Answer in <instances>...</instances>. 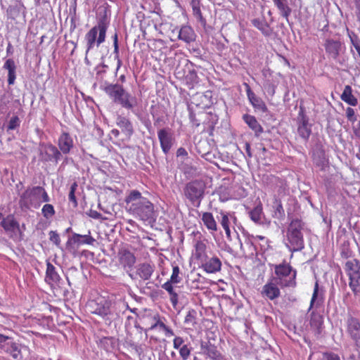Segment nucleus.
Returning a JSON list of instances; mask_svg holds the SVG:
<instances>
[{
  "label": "nucleus",
  "instance_id": "56",
  "mask_svg": "<svg viewBox=\"0 0 360 360\" xmlns=\"http://www.w3.org/2000/svg\"><path fill=\"white\" fill-rule=\"evenodd\" d=\"M173 282H172L170 280L167 281L166 283H165L162 285L163 288L167 290L168 292H172L173 290Z\"/></svg>",
  "mask_w": 360,
  "mask_h": 360
},
{
  "label": "nucleus",
  "instance_id": "36",
  "mask_svg": "<svg viewBox=\"0 0 360 360\" xmlns=\"http://www.w3.org/2000/svg\"><path fill=\"white\" fill-rule=\"evenodd\" d=\"M273 1L278 9L281 15L288 20L292 10L288 4L287 0H273Z\"/></svg>",
  "mask_w": 360,
  "mask_h": 360
},
{
  "label": "nucleus",
  "instance_id": "39",
  "mask_svg": "<svg viewBox=\"0 0 360 360\" xmlns=\"http://www.w3.org/2000/svg\"><path fill=\"white\" fill-rule=\"evenodd\" d=\"M191 6L193 15L198 19V21L205 23V19L203 18L201 12L200 1L198 0H192Z\"/></svg>",
  "mask_w": 360,
  "mask_h": 360
},
{
  "label": "nucleus",
  "instance_id": "6",
  "mask_svg": "<svg viewBox=\"0 0 360 360\" xmlns=\"http://www.w3.org/2000/svg\"><path fill=\"white\" fill-rule=\"evenodd\" d=\"M302 229V222L300 219H293L290 224L288 238L292 252L301 251L304 247Z\"/></svg>",
  "mask_w": 360,
  "mask_h": 360
},
{
  "label": "nucleus",
  "instance_id": "55",
  "mask_svg": "<svg viewBox=\"0 0 360 360\" xmlns=\"http://www.w3.org/2000/svg\"><path fill=\"white\" fill-rule=\"evenodd\" d=\"M346 116L348 120L351 122H354L356 120V117H355L354 110L350 107H348L346 109Z\"/></svg>",
  "mask_w": 360,
  "mask_h": 360
},
{
  "label": "nucleus",
  "instance_id": "57",
  "mask_svg": "<svg viewBox=\"0 0 360 360\" xmlns=\"http://www.w3.org/2000/svg\"><path fill=\"white\" fill-rule=\"evenodd\" d=\"M89 216L95 219H99L102 214L96 210H91L89 213Z\"/></svg>",
  "mask_w": 360,
  "mask_h": 360
},
{
  "label": "nucleus",
  "instance_id": "46",
  "mask_svg": "<svg viewBox=\"0 0 360 360\" xmlns=\"http://www.w3.org/2000/svg\"><path fill=\"white\" fill-rule=\"evenodd\" d=\"M41 213L44 218L49 219L55 215L56 211L52 205L45 204L41 209Z\"/></svg>",
  "mask_w": 360,
  "mask_h": 360
},
{
  "label": "nucleus",
  "instance_id": "11",
  "mask_svg": "<svg viewBox=\"0 0 360 360\" xmlns=\"http://www.w3.org/2000/svg\"><path fill=\"white\" fill-rule=\"evenodd\" d=\"M297 133L304 141H308L311 134V125L309 122V118L305 113L304 108L300 107L297 117Z\"/></svg>",
  "mask_w": 360,
  "mask_h": 360
},
{
  "label": "nucleus",
  "instance_id": "1",
  "mask_svg": "<svg viewBox=\"0 0 360 360\" xmlns=\"http://www.w3.org/2000/svg\"><path fill=\"white\" fill-rule=\"evenodd\" d=\"M127 212L134 218L150 224L155 219L154 205L138 190H131L125 197Z\"/></svg>",
  "mask_w": 360,
  "mask_h": 360
},
{
  "label": "nucleus",
  "instance_id": "54",
  "mask_svg": "<svg viewBox=\"0 0 360 360\" xmlns=\"http://www.w3.org/2000/svg\"><path fill=\"white\" fill-rule=\"evenodd\" d=\"M49 239L56 246H59L60 244V238L59 234L56 231H51L49 233Z\"/></svg>",
  "mask_w": 360,
  "mask_h": 360
},
{
  "label": "nucleus",
  "instance_id": "17",
  "mask_svg": "<svg viewBox=\"0 0 360 360\" xmlns=\"http://www.w3.org/2000/svg\"><path fill=\"white\" fill-rule=\"evenodd\" d=\"M346 324L347 333L356 345L360 347V321L357 318L349 316Z\"/></svg>",
  "mask_w": 360,
  "mask_h": 360
},
{
  "label": "nucleus",
  "instance_id": "20",
  "mask_svg": "<svg viewBox=\"0 0 360 360\" xmlns=\"http://www.w3.org/2000/svg\"><path fill=\"white\" fill-rule=\"evenodd\" d=\"M154 271V266L149 263H141L139 264L136 269L135 274H129V276L132 278L135 279L138 277L143 280H148L150 278L151 275Z\"/></svg>",
  "mask_w": 360,
  "mask_h": 360
},
{
  "label": "nucleus",
  "instance_id": "16",
  "mask_svg": "<svg viewBox=\"0 0 360 360\" xmlns=\"http://www.w3.org/2000/svg\"><path fill=\"white\" fill-rule=\"evenodd\" d=\"M199 267L207 274H216L221 271L222 263L216 255L207 256L199 264Z\"/></svg>",
  "mask_w": 360,
  "mask_h": 360
},
{
  "label": "nucleus",
  "instance_id": "13",
  "mask_svg": "<svg viewBox=\"0 0 360 360\" xmlns=\"http://www.w3.org/2000/svg\"><path fill=\"white\" fill-rule=\"evenodd\" d=\"M89 233H90V231H89ZM95 241L96 240L90 234L81 235L73 233L72 238L68 239L66 243V248L70 252L75 254L80 245H93Z\"/></svg>",
  "mask_w": 360,
  "mask_h": 360
},
{
  "label": "nucleus",
  "instance_id": "32",
  "mask_svg": "<svg viewBox=\"0 0 360 360\" xmlns=\"http://www.w3.org/2000/svg\"><path fill=\"white\" fill-rule=\"evenodd\" d=\"M324 46L326 53L333 58H336L339 55L341 44L339 41L337 40L326 39Z\"/></svg>",
  "mask_w": 360,
  "mask_h": 360
},
{
  "label": "nucleus",
  "instance_id": "14",
  "mask_svg": "<svg viewBox=\"0 0 360 360\" xmlns=\"http://www.w3.org/2000/svg\"><path fill=\"white\" fill-rule=\"evenodd\" d=\"M4 338L1 340L0 348L13 359L20 358L22 356L20 345L11 337L4 335Z\"/></svg>",
  "mask_w": 360,
  "mask_h": 360
},
{
  "label": "nucleus",
  "instance_id": "62",
  "mask_svg": "<svg viewBox=\"0 0 360 360\" xmlns=\"http://www.w3.org/2000/svg\"><path fill=\"white\" fill-rule=\"evenodd\" d=\"M354 132L356 136L360 139V121L357 123L356 126L354 129Z\"/></svg>",
  "mask_w": 360,
  "mask_h": 360
},
{
  "label": "nucleus",
  "instance_id": "31",
  "mask_svg": "<svg viewBox=\"0 0 360 360\" xmlns=\"http://www.w3.org/2000/svg\"><path fill=\"white\" fill-rule=\"evenodd\" d=\"M201 220L204 226L211 233L216 232L217 231V224L212 213L209 212H202L201 216Z\"/></svg>",
  "mask_w": 360,
  "mask_h": 360
},
{
  "label": "nucleus",
  "instance_id": "34",
  "mask_svg": "<svg viewBox=\"0 0 360 360\" xmlns=\"http://www.w3.org/2000/svg\"><path fill=\"white\" fill-rule=\"evenodd\" d=\"M243 120L248 127L255 132V136H259L263 132V128L258 122L255 117L250 115H245Z\"/></svg>",
  "mask_w": 360,
  "mask_h": 360
},
{
  "label": "nucleus",
  "instance_id": "35",
  "mask_svg": "<svg viewBox=\"0 0 360 360\" xmlns=\"http://www.w3.org/2000/svg\"><path fill=\"white\" fill-rule=\"evenodd\" d=\"M340 98L342 101L352 106H356L358 104V100L353 95L352 89L349 85H346L345 86L343 92L340 96Z\"/></svg>",
  "mask_w": 360,
  "mask_h": 360
},
{
  "label": "nucleus",
  "instance_id": "5",
  "mask_svg": "<svg viewBox=\"0 0 360 360\" xmlns=\"http://www.w3.org/2000/svg\"><path fill=\"white\" fill-rule=\"evenodd\" d=\"M105 92L115 103L126 109L130 110L136 105V98L127 92L121 84H109L105 88Z\"/></svg>",
  "mask_w": 360,
  "mask_h": 360
},
{
  "label": "nucleus",
  "instance_id": "60",
  "mask_svg": "<svg viewBox=\"0 0 360 360\" xmlns=\"http://www.w3.org/2000/svg\"><path fill=\"white\" fill-rule=\"evenodd\" d=\"M188 155V153L186 150L184 148H179L176 151V155L178 157L179 156H186Z\"/></svg>",
  "mask_w": 360,
  "mask_h": 360
},
{
  "label": "nucleus",
  "instance_id": "28",
  "mask_svg": "<svg viewBox=\"0 0 360 360\" xmlns=\"http://www.w3.org/2000/svg\"><path fill=\"white\" fill-rule=\"evenodd\" d=\"M195 37L196 35L193 29L188 25L182 26L178 34V39L187 44L194 41L195 40Z\"/></svg>",
  "mask_w": 360,
  "mask_h": 360
},
{
  "label": "nucleus",
  "instance_id": "51",
  "mask_svg": "<svg viewBox=\"0 0 360 360\" xmlns=\"http://www.w3.org/2000/svg\"><path fill=\"white\" fill-rule=\"evenodd\" d=\"M170 301L172 304L174 309L177 311H180L183 306L179 302L178 294H170Z\"/></svg>",
  "mask_w": 360,
  "mask_h": 360
},
{
  "label": "nucleus",
  "instance_id": "61",
  "mask_svg": "<svg viewBox=\"0 0 360 360\" xmlns=\"http://www.w3.org/2000/svg\"><path fill=\"white\" fill-rule=\"evenodd\" d=\"M131 297L139 303H142L144 300L143 297L138 296L136 294H129Z\"/></svg>",
  "mask_w": 360,
  "mask_h": 360
},
{
  "label": "nucleus",
  "instance_id": "59",
  "mask_svg": "<svg viewBox=\"0 0 360 360\" xmlns=\"http://www.w3.org/2000/svg\"><path fill=\"white\" fill-rule=\"evenodd\" d=\"M190 120L192 123V126L194 127H198L200 126V123L198 120H197L194 116V115L191 114L190 115Z\"/></svg>",
  "mask_w": 360,
  "mask_h": 360
},
{
  "label": "nucleus",
  "instance_id": "37",
  "mask_svg": "<svg viewBox=\"0 0 360 360\" xmlns=\"http://www.w3.org/2000/svg\"><path fill=\"white\" fill-rule=\"evenodd\" d=\"M99 346L107 352L113 350L117 346V340L113 337H103L99 340Z\"/></svg>",
  "mask_w": 360,
  "mask_h": 360
},
{
  "label": "nucleus",
  "instance_id": "19",
  "mask_svg": "<svg viewBox=\"0 0 360 360\" xmlns=\"http://www.w3.org/2000/svg\"><path fill=\"white\" fill-rule=\"evenodd\" d=\"M46 281L51 285L53 290H62L60 286V276L55 266L49 261L46 262Z\"/></svg>",
  "mask_w": 360,
  "mask_h": 360
},
{
  "label": "nucleus",
  "instance_id": "21",
  "mask_svg": "<svg viewBox=\"0 0 360 360\" xmlns=\"http://www.w3.org/2000/svg\"><path fill=\"white\" fill-rule=\"evenodd\" d=\"M160 147L165 154H167L173 144V138L168 129H161L158 131Z\"/></svg>",
  "mask_w": 360,
  "mask_h": 360
},
{
  "label": "nucleus",
  "instance_id": "47",
  "mask_svg": "<svg viewBox=\"0 0 360 360\" xmlns=\"http://www.w3.org/2000/svg\"><path fill=\"white\" fill-rule=\"evenodd\" d=\"M193 347L191 346L190 342H187L183 347L180 348L179 350V355L182 360H188L191 356V351Z\"/></svg>",
  "mask_w": 360,
  "mask_h": 360
},
{
  "label": "nucleus",
  "instance_id": "38",
  "mask_svg": "<svg viewBox=\"0 0 360 360\" xmlns=\"http://www.w3.org/2000/svg\"><path fill=\"white\" fill-rule=\"evenodd\" d=\"M263 207L262 202L259 201L258 205L249 212V217L255 223L259 224L261 221Z\"/></svg>",
  "mask_w": 360,
  "mask_h": 360
},
{
  "label": "nucleus",
  "instance_id": "29",
  "mask_svg": "<svg viewBox=\"0 0 360 360\" xmlns=\"http://www.w3.org/2000/svg\"><path fill=\"white\" fill-rule=\"evenodd\" d=\"M271 182L275 184L277 187L276 193L278 196L276 198H279L286 195L288 191V186L286 180L274 175L271 176Z\"/></svg>",
  "mask_w": 360,
  "mask_h": 360
},
{
  "label": "nucleus",
  "instance_id": "40",
  "mask_svg": "<svg viewBox=\"0 0 360 360\" xmlns=\"http://www.w3.org/2000/svg\"><path fill=\"white\" fill-rule=\"evenodd\" d=\"M143 319H151L153 322L151 323L150 326L148 328L149 330H153L157 327H160L161 330H164L167 326L160 319L158 314H156L150 317L145 316Z\"/></svg>",
  "mask_w": 360,
  "mask_h": 360
},
{
  "label": "nucleus",
  "instance_id": "43",
  "mask_svg": "<svg viewBox=\"0 0 360 360\" xmlns=\"http://www.w3.org/2000/svg\"><path fill=\"white\" fill-rule=\"evenodd\" d=\"M196 315L197 312L194 309H191L188 311L185 319L184 323L191 327H195V325L197 323L196 322Z\"/></svg>",
  "mask_w": 360,
  "mask_h": 360
},
{
  "label": "nucleus",
  "instance_id": "44",
  "mask_svg": "<svg viewBox=\"0 0 360 360\" xmlns=\"http://www.w3.org/2000/svg\"><path fill=\"white\" fill-rule=\"evenodd\" d=\"M323 295V294H312L309 309L313 307L319 308L322 306L324 301Z\"/></svg>",
  "mask_w": 360,
  "mask_h": 360
},
{
  "label": "nucleus",
  "instance_id": "10",
  "mask_svg": "<svg viewBox=\"0 0 360 360\" xmlns=\"http://www.w3.org/2000/svg\"><path fill=\"white\" fill-rule=\"evenodd\" d=\"M93 299L89 301V305L94 309V313L102 316L110 314V301L108 300L101 294H91Z\"/></svg>",
  "mask_w": 360,
  "mask_h": 360
},
{
  "label": "nucleus",
  "instance_id": "42",
  "mask_svg": "<svg viewBox=\"0 0 360 360\" xmlns=\"http://www.w3.org/2000/svg\"><path fill=\"white\" fill-rule=\"evenodd\" d=\"M113 53H115V58L117 60L116 70L117 71L122 66V63L119 56L118 37L117 33H115V35L113 36Z\"/></svg>",
  "mask_w": 360,
  "mask_h": 360
},
{
  "label": "nucleus",
  "instance_id": "64",
  "mask_svg": "<svg viewBox=\"0 0 360 360\" xmlns=\"http://www.w3.org/2000/svg\"><path fill=\"white\" fill-rule=\"evenodd\" d=\"M265 295H266V297L268 299H269L270 300H274L280 295V294H265Z\"/></svg>",
  "mask_w": 360,
  "mask_h": 360
},
{
  "label": "nucleus",
  "instance_id": "27",
  "mask_svg": "<svg viewBox=\"0 0 360 360\" xmlns=\"http://www.w3.org/2000/svg\"><path fill=\"white\" fill-rule=\"evenodd\" d=\"M251 22L252 25L258 29L264 36L269 37L271 34L272 29L264 16L254 18L251 20Z\"/></svg>",
  "mask_w": 360,
  "mask_h": 360
},
{
  "label": "nucleus",
  "instance_id": "12",
  "mask_svg": "<svg viewBox=\"0 0 360 360\" xmlns=\"http://www.w3.org/2000/svg\"><path fill=\"white\" fill-rule=\"evenodd\" d=\"M61 158V152L52 143H46L41 146L39 158L41 162H54L57 163Z\"/></svg>",
  "mask_w": 360,
  "mask_h": 360
},
{
  "label": "nucleus",
  "instance_id": "41",
  "mask_svg": "<svg viewBox=\"0 0 360 360\" xmlns=\"http://www.w3.org/2000/svg\"><path fill=\"white\" fill-rule=\"evenodd\" d=\"M274 217L281 218L285 215V211L280 198H275L274 201Z\"/></svg>",
  "mask_w": 360,
  "mask_h": 360
},
{
  "label": "nucleus",
  "instance_id": "45",
  "mask_svg": "<svg viewBox=\"0 0 360 360\" xmlns=\"http://www.w3.org/2000/svg\"><path fill=\"white\" fill-rule=\"evenodd\" d=\"M77 187H78L77 183L76 181L73 182L70 186V192L68 194L69 201L72 203V205L74 207H77V205H78L77 200V198L75 196V191L77 189Z\"/></svg>",
  "mask_w": 360,
  "mask_h": 360
},
{
  "label": "nucleus",
  "instance_id": "22",
  "mask_svg": "<svg viewBox=\"0 0 360 360\" xmlns=\"http://www.w3.org/2000/svg\"><path fill=\"white\" fill-rule=\"evenodd\" d=\"M58 150L61 154H68L74 146V141L69 133L63 131L58 140Z\"/></svg>",
  "mask_w": 360,
  "mask_h": 360
},
{
  "label": "nucleus",
  "instance_id": "30",
  "mask_svg": "<svg viewBox=\"0 0 360 360\" xmlns=\"http://www.w3.org/2000/svg\"><path fill=\"white\" fill-rule=\"evenodd\" d=\"M3 68L8 71V84L13 85L16 79V65L13 58L6 60Z\"/></svg>",
  "mask_w": 360,
  "mask_h": 360
},
{
  "label": "nucleus",
  "instance_id": "58",
  "mask_svg": "<svg viewBox=\"0 0 360 360\" xmlns=\"http://www.w3.org/2000/svg\"><path fill=\"white\" fill-rule=\"evenodd\" d=\"M245 150L248 157L249 158H251L252 157V154L251 152L250 144L248 142H245Z\"/></svg>",
  "mask_w": 360,
  "mask_h": 360
},
{
  "label": "nucleus",
  "instance_id": "52",
  "mask_svg": "<svg viewBox=\"0 0 360 360\" xmlns=\"http://www.w3.org/2000/svg\"><path fill=\"white\" fill-rule=\"evenodd\" d=\"M187 342H188L184 340V338L181 337H175L173 340L174 348L179 350L180 348H181V347H183L185 345L187 344Z\"/></svg>",
  "mask_w": 360,
  "mask_h": 360
},
{
  "label": "nucleus",
  "instance_id": "3",
  "mask_svg": "<svg viewBox=\"0 0 360 360\" xmlns=\"http://www.w3.org/2000/svg\"><path fill=\"white\" fill-rule=\"evenodd\" d=\"M110 25V18L107 11H105L101 15L97 21L96 25L94 26L86 34V53L95 46L98 47L105 40L107 30Z\"/></svg>",
  "mask_w": 360,
  "mask_h": 360
},
{
  "label": "nucleus",
  "instance_id": "24",
  "mask_svg": "<svg viewBox=\"0 0 360 360\" xmlns=\"http://www.w3.org/2000/svg\"><path fill=\"white\" fill-rule=\"evenodd\" d=\"M219 214L221 216V218L219 219V221L220 222V224L221 225L222 228L225 231L226 236L227 238H231V220L236 221V217L235 216L234 213L227 212H224L223 210H221L219 212Z\"/></svg>",
  "mask_w": 360,
  "mask_h": 360
},
{
  "label": "nucleus",
  "instance_id": "33",
  "mask_svg": "<svg viewBox=\"0 0 360 360\" xmlns=\"http://www.w3.org/2000/svg\"><path fill=\"white\" fill-rule=\"evenodd\" d=\"M117 125L121 129L122 131L128 136H131L134 133L132 123L129 119L124 116L118 115L116 119Z\"/></svg>",
  "mask_w": 360,
  "mask_h": 360
},
{
  "label": "nucleus",
  "instance_id": "8",
  "mask_svg": "<svg viewBox=\"0 0 360 360\" xmlns=\"http://www.w3.org/2000/svg\"><path fill=\"white\" fill-rule=\"evenodd\" d=\"M345 270L349 278V286L354 292H360V262L356 259L345 263Z\"/></svg>",
  "mask_w": 360,
  "mask_h": 360
},
{
  "label": "nucleus",
  "instance_id": "48",
  "mask_svg": "<svg viewBox=\"0 0 360 360\" xmlns=\"http://www.w3.org/2000/svg\"><path fill=\"white\" fill-rule=\"evenodd\" d=\"M263 86L270 96L275 94L276 86L270 79H266L263 83Z\"/></svg>",
  "mask_w": 360,
  "mask_h": 360
},
{
  "label": "nucleus",
  "instance_id": "53",
  "mask_svg": "<svg viewBox=\"0 0 360 360\" xmlns=\"http://www.w3.org/2000/svg\"><path fill=\"white\" fill-rule=\"evenodd\" d=\"M321 360H340V358L338 354L332 352H326L323 353Z\"/></svg>",
  "mask_w": 360,
  "mask_h": 360
},
{
  "label": "nucleus",
  "instance_id": "50",
  "mask_svg": "<svg viewBox=\"0 0 360 360\" xmlns=\"http://www.w3.org/2000/svg\"><path fill=\"white\" fill-rule=\"evenodd\" d=\"M180 274V269L179 267L176 265L173 266L172 267V274L170 277V281L173 282V283H178L181 281V278L179 276Z\"/></svg>",
  "mask_w": 360,
  "mask_h": 360
},
{
  "label": "nucleus",
  "instance_id": "4",
  "mask_svg": "<svg viewBox=\"0 0 360 360\" xmlns=\"http://www.w3.org/2000/svg\"><path fill=\"white\" fill-rule=\"evenodd\" d=\"M50 198L44 188L37 186L28 187L20 196L19 205L22 210L39 208L41 202H48Z\"/></svg>",
  "mask_w": 360,
  "mask_h": 360
},
{
  "label": "nucleus",
  "instance_id": "25",
  "mask_svg": "<svg viewBox=\"0 0 360 360\" xmlns=\"http://www.w3.org/2000/svg\"><path fill=\"white\" fill-rule=\"evenodd\" d=\"M0 225L8 233H14L16 230H20L19 223L15 219L13 214L7 215L2 219Z\"/></svg>",
  "mask_w": 360,
  "mask_h": 360
},
{
  "label": "nucleus",
  "instance_id": "23",
  "mask_svg": "<svg viewBox=\"0 0 360 360\" xmlns=\"http://www.w3.org/2000/svg\"><path fill=\"white\" fill-rule=\"evenodd\" d=\"M244 85L246 89V94L248 96V98L251 103V104L253 105L254 108L261 110L263 112H265L267 111V107L265 104V103L259 97H257L255 94L252 91L250 85L247 83H244Z\"/></svg>",
  "mask_w": 360,
  "mask_h": 360
},
{
  "label": "nucleus",
  "instance_id": "2",
  "mask_svg": "<svg viewBox=\"0 0 360 360\" xmlns=\"http://www.w3.org/2000/svg\"><path fill=\"white\" fill-rule=\"evenodd\" d=\"M274 276L264 286L262 292H279V288L296 285L297 270L290 263L283 260L278 264H273Z\"/></svg>",
  "mask_w": 360,
  "mask_h": 360
},
{
  "label": "nucleus",
  "instance_id": "49",
  "mask_svg": "<svg viewBox=\"0 0 360 360\" xmlns=\"http://www.w3.org/2000/svg\"><path fill=\"white\" fill-rule=\"evenodd\" d=\"M20 120L18 116H13L7 125V131L14 130L20 127Z\"/></svg>",
  "mask_w": 360,
  "mask_h": 360
},
{
  "label": "nucleus",
  "instance_id": "15",
  "mask_svg": "<svg viewBox=\"0 0 360 360\" xmlns=\"http://www.w3.org/2000/svg\"><path fill=\"white\" fill-rule=\"evenodd\" d=\"M200 354L213 360H225L224 356L218 350L217 347L210 340H200Z\"/></svg>",
  "mask_w": 360,
  "mask_h": 360
},
{
  "label": "nucleus",
  "instance_id": "7",
  "mask_svg": "<svg viewBox=\"0 0 360 360\" xmlns=\"http://www.w3.org/2000/svg\"><path fill=\"white\" fill-rule=\"evenodd\" d=\"M205 185L203 181L194 180L186 184L184 193L193 204L199 206L205 193Z\"/></svg>",
  "mask_w": 360,
  "mask_h": 360
},
{
  "label": "nucleus",
  "instance_id": "9",
  "mask_svg": "<svg viewBox=\"0 0 360 360\" xmlns=\"http://www.w3.org/2000/svg\"><path fill=\"white\" fill-rule=\"evenodd\" d=\"M116 258L117 265L127 271H131L136 262L134 253L127 247L118 250Z\"/></svg>",
  "mask_w": 360,
  "mask_h": 360
},
{
  "label": "nucleus",
  "instance_id": "63",
  "mask_svg": "<svg viewBox=\"0 0 360 360\" xmlns=\"http://www.w3.org/2000/svg\"><path fill=\"white\" fill-rule=\"evenodd\" d=\"M163 331H165L167 336H172L174 335V331L168 326H166Z\"/></svg>",
  "mask_w": 360,
  "mask_h": 360
},
{
  "label": "nucleus",
  "instance_id": "26",
  "mask_svg": "<svg viewBox=\"0 0 360 360\" xmlns=\"http://www.w3.org/2000/svg\"><path fill=\"white\" fill-rule=\"evenodd\" d=\"M309 324L315 333L316 335H320L321 333L323 326V316L321 314L313 311L310 315Z\"/></svg>",
  "mask_w": 360,
  "mask_h": 360
},
{
  "label": "nucleus",
  "instance_id": "18",
  "mask_svg": "<svg viewBox=\"0 0 360 360\" xmlns=\"http://www.w3.org/2000/svg\"><path fill=\"white\" fill-rule=\"evenodd\" d=\"M207 244V240L206 239H198L194 242L192 257L198 264L209 256Z\"/></svg>",
  "mask_w": 360,
  "mask_h": 360
}]
</instances>
